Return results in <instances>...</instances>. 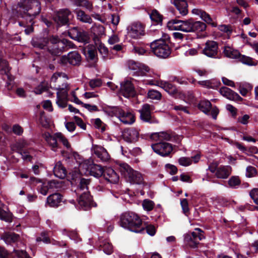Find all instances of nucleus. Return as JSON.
<instances>
[{
    "label": "nucleus",
    "mask_w": 258,
    "mask_h": 258,
    "mask_svg": "<svg viewBox=\"0 0 258 258\" xmlns=\"http://www.w3.org/2000/svg\"><path fill=\"white\" fill-rule=\"evenodd\" d=\"M41 10L40 3L37 0H25L13 7L12 15L18 19L20 26L27 27L25 33L28 35L33 31L34 20Z\"/></svg>",
    "instance_id": "1"
},
{
    "label": "nucleus",
    "mask_w": 258,
    "mask_h": 258,
    "mask_svg": "<svg viewBox=\"0 0 258 258\" xmlns=\"http://www.w3.org/2000/svg\"><path fill=\"white\" fill-rule=\"evenodd\" d=\"M167 27L171 29L180 30L185 32H203L207 28L206 24L201 21H196L192 19L180 20L172 19L167 23Z\"/></svg>",
    "instance_id": "2"
},
{
    "label": "nucleus",
    "mask_w": 258,
    "mask_h": 258,
    "mask_svg": "<svg viewBox=\"0 0 258 258\" xmlns=\"http://www.w3.org/2000/svg\"><path fill=\"white\" fill-rule=\"evenodd\" d=\"M119 225L135 233H141L143 229L142 220L135 213L125 212L120 216Z\"/></svg>",
    "instance_id": "3"
},
{
    "label": "nucleus",
    "mask_w": 258,
    "mask_h": 258,
    "mask_svg": "<svg viewBox=\"0 0 258 258\" xmlns=\"http://www.w3.org/2000/svg\"><path fill=\"white\" fill-rule=\"evenodd\" d=\"M74 46L75 44L69 40L65 38L60 39L57 36L51 35L47 51L51 55L58 57L63 52L74 48Z\"/></svg>",
    "instance_id": "4"
},
{
    "label": "nucleus",
    "mask_w": 258,
    "mask_h": 258,
    "mask_svg": "<svg viewBox=\"0 0 258 258\" xmlns=\"http://www.w3.org/2000/svg\"><path fill=\"white\" fill-rule=\"evenodd\" d=\"M105 112L109 116L117 117L121 122L125 124H132L136 120L133 111L124 110L119 106H109Z\"/></svg>",
    "instance_id": "5"
},
{
    "label": "nucleus",
    "mask_w": 258,
    "mask_h": 258,
    "mask_svg": "<svg viewBox=\"0 0 258 258\" xmlns=\"http://www.w3.org/2000/svg\"><path fill=\"white\" fill-rule=\"evenodd\" d=\"M167 38L156 40L151 43L150 48L152 52L157 57L162 58H167L171 53V47L167 42L170 40V37L167 36Z\"/></svg>",
    "instance_id": "6"
},
{
    "label": "nucleus",
    "mask_w": 258,
    "mask_h": 258,
    "mask_svg": "<svg viewBox=\"0 0 258 258\" xmlns=\"http://www.w3.org/2000/svg\"><path fill=\"white\" fill-rule=\"evenodd\" d=\"M205 238L204 231L197 228L194 231L184 234V242L185 245L190 248L197 249L202 245L200 241Z\"/></svg>",
    "instance_id": "7"
},
{
    "label": "nucleus",
    "mask_w": 258,
    "mask_h": 258,
    "mask_svg": "<svg viewBox=\"0 0 258 258\" xmlns=\"http://www.w3.org/2000/svg\"><path fill=\"white\" fill-rule=\"evenodd\" d=\"M52 60L62 65H66L69 63L73 66H78L81 62L82 57L78 51H73L68 53L67 55H64L59 57H54Z\"/></svg>",
    "instance_id": "8"
},
{
    "label": "nucleus",
    "mask_w": 258,
    "mask_h": 258,
    "mask_svg": "<svg viewBox=\"0 0 258 258\" xmlns=\"http://www.w3.org/2000/svg\"><path fill=\"white\" fill-rule=\"evenodd\" d=\"M69 36L79 42L88 43L90 42V37L88 33L81 28L74 27L68 31Z\"/></svg>",
    "instance_id": "9"
},
{
    "label": "nucleus",
    "mask_w": 258,
    "mask_h": 258,
    "mask_svg": "<svg viewBox=\"0 0 258 258\" xmlns=\"http://www.w3.org/2000/svg\"><path fill=\"white\" fill-rule=\"evenodd\" d=\"M71 11L68 9H62L58 11L53 16V19L57 27L68 26L70 24V16H72Z\"/></svg>",
    "instance_id": "10"
},
{
    "label": "nucleus",
    "mask_w": 258,
    "mask_h": 258,
    "mask_svg": "<svg viewBox=\"0 0 258 258\" xmlns=\"http://www.w3.org/2000/svg\"><path fill=\"white\" fill-rule=\"evenodd\" d=\"M153 150L162 157L169 156L173 150V147L170 143L160 142L152 145Z\"/></svg>",
    "instance_id": "11"
},
{
    "label": "nucleus",
    "mask_w": 258,
    "mask_h": 258,
    "mask_svg": "<svg viewBox=\"0 0 258 258\" xmlns=\"http://www.w3.org/2000/svg\"><path fill=\"white\" fill-rule=\"evenodd\" d=\"M153 107L152 105L146 103L143 105L142 108L139 110L140 113V119L143 121L150 124L158 122L156 118L151 115Z\"/></svg>",
    "instance_id": "12"
},
{
    "label": "nucleus",
    "mask_w": 258,
    "mask_h": 258,
    "mask_svg": "<svg viewBox=\"0 0 258 258\" xmlns=\"http://www.w3.org/2000/svg\"><path fill=\"white\" fill-rule=\"evenodd\" d=\"M78 204L84 210H87L92 207L97 206L89 191H85L78 198Z\"/></svg>",
    "instance_id": "13"
},
{
    "label": "nucleus",
    "mask_w": 258,
    "mask_h": 258,
    "mask_svg": "<svg viewBox=\"0 0 258 258\" xmlns=\"http://www.w3.org/2000/svg\"><path fill=\"white\" fill-rule=\"evenodd\" d=\"M10 70L8 62L0 57V72L2 74H4L7 78L6 86L8 90L12 89V82L14 80L13 77L10 74Z\"/></svg>",
    "instance_id": "14"
},
{
    "label": "nucleus",
    "mask_w": 258,
    "mask_h": 258,
    "mask_svg": "<svg viewBox=\"0 0 258 258\" xmlns=\"http://www.w3.org/2000/svg\"><path fill=\"white\" fill-rule=\"evenodd\" d=\"M218 44L214 41L208 40L203 49V53L209 57H216L218 54Z\"/></svg>",
    "instance_id": "15"
},
{
    "label": "nucleus",
    "mask_w": 258,
    "mask_h": 258,
    "mask_svg": "<svg viewBox=\"0 0 258 258\" xmlns=\"http://www.w3.org/2000/svg\"><path fill=\"white\" fill-rule=\"evenodd\" d=\"M122 137L125 141L129 143L136 142L139 138V133L134 127L125 128L122 132Z\"/></svg>",
    "instance_id": "16"
},
{
    "label": "nucleus",
    "mask_w": 258,
    "mask_h": 258,
    "mask_svg": "<svg viewBox=\"0 0 258 258\" xmlns=\"http://www.w3.org/2000/svg\"><path fill=\"white\" fill-rule=\"evenodd\" d=\"M220 94L229 100L235 101H242L243 98L238 94L226 87H222L220 89Z\"/></svg>",
    "instance_id": "17"
},
{
    "label": "nucleus",
    "mask_w": 258,
    "mask_h": 258,
    "mask_svg": "<svg viewBox=\"0 0 258 258\" xmlns=\"http://www.w3.org/2000/svg\"><path fill=\"white\" fill-rule=\"evenodd\" d=\"M145 26L141 23H134L131 26L128 34L133 38H138L144 34Z\"/></svg>",
    "instance_id": "18"
},
{
    "label": "nucleus",
    "mask_w": 258,
    "mask_h": 258,
    "mask_svg": "<svg viewBox=\"0 0 258 258\" xmlns=\"http://www.w3.org/2000/svg\"><path fill=\"white\" fill-rule=\"evenodd\" d=\"M120 89L125 97H135L136 94L134 85L130 81L121 83Z\"/></svg>",
    "instance_id": "19"
},
{
    "label": "nucleus",
    "mask_w": 258,
    "mask_h": 258,
    "mask_svg": "<svg viewBox=\"0 0 258 258\" xmlns=\"http://www.w3.org/2000/svg\"><path fill=\"white\" fill-rule=\"evenodd\" d=\"M64 202L63 196L59 192H55L47 198L46 204L50 207L57 208Z\"/></svg>",
    "instance_id": "20"
},
{
    "label": "nucleus",
    "mask_w": 258,
    "mask_h": 258,
    "mask_svg": "<svg viewBox=\"0 0 258 258\" xmlns=\"http://www.w3.org/2000/svg\"><path fill=\"white\" fill-rule=\"evenodd\" d=\"M50 36L33 38L31 41V44L34 47L47 50L48 45L50 42Z\"/></svg>",
    "instance_id": "21"
},
{
    "label": "nucleus",
    "mask_w": 258,
    "mask_h": 258,
    "mask_svg": "<svg viewBox=\"0 0 258 258\" xmlns=\"http://www.w3.org/2000/svg\"><path fill=\"white\" fill-rule=\"evenodd\" d=\"M160 86L169 95L175 98H177L180 94L176 87L169 82L161 81Z\"/></svg>",
    "instance_id": "22"
},
{
    "label": "nucleus",
    "mask_w": 258,
    "mask_h": 258,
    "mask_svg": "<svg viewBox=\"0 0 258 258\" xmlns=\"http://www.w3.org/2000/svg\"><path fill=\"white\" fill-rule=\"evenodd\" d=\"M192 12L194 14L199 16L208 25H211L212 27L217 26V23L213 21L211 16L205 11L201 9H194Z\"/></svg>",
    "instance_id": "23"
},
{
    "label": "nucleus",
    "mask_w": 258,
    "mask_h": 258,
    "mask_svg": "<svg viewBox=\"0 0 258 258\" xmlns=\"http://www.w3.org/2000/svg\"><path fill=\"white\" fill-rule=\"evenodd\" d=\"M102 175L106 180L112 183H116L119 178L118 174L112 168L103 169Z\"/></svg>",
    "instance_id": "24"
},
{
    "label": "nucleus",
    "mask_w": 258,
    "mask_h": 258,
    "mask_svg": "<svg viewBox=\"0 0 258 258\" xmlns=\"http://www.w3.org/2000/svg\"><path fill=\"white\" fill-rule=\"evenodd\" d=\"M231 171L232 167L230 166L221 165L216 172L215 176L218 178L226 179L231 174Z\"/></svg>",
    "instance_id": "25"
},
{
    "label": "nucleus",
    "mask_w": 258,
    "mask_h": 258,
    "mask_svg": "<svg viewBox=\"0 0 258 258\" xmlns=\"http://www.w3.org/2000/svg\"><path fill=\"white\" fill-rule=\"evenodd\" d=\"M87 170L90 175L98 178L102 176L103 168L99 165L92 163L90 164L87 168Z\"/></svg>",
    "instance_id": "26"
},
{
    "label": "nucleus",
    "mask_w": 258,
    "mask_h": 258,
    "mask_svg": "<svg viewBox=\"0 0 258 258\" xmlns=\"http://www.w3.org/2000/svg\"><path fill=\"white\" fill-rule=\"evenodd\" d=\"M1 239L4 240L7 244H11L19 240L20 235L15 232H7L2 235Z\"/></svg>",
    "instance_id": "27"
},
{
    "label": "nucleus",
    "mask_w": 258,
    "mask_h": 258,
    "mask_svg": "<svg viewBox=\"0 0 258 258\" xmlns=\"http://www.w3.org/2000/svg\"><path fill=\"white\" fill-rule=\"evenodd\" d=\"M84 53L87 59L92 61H97V49L93 45H89L84 50Z\"/></svg>",
    "instance_id": "28"
},
{
    "label": "nucleus",
    "mask_w": 258,
    "mask_h": 258,
    "mask_svg": "<svg viewBox=\"0 0 258 258\" xmlns=\"http://www.w3.org/2000/svg\"><path fill=\"white\" fill-rule=\"evenodd\" d=\"M53 173L56 177L60 179L64 178L67 174V170L60 161L56 163L53 168Z\"/></svg>",
    "instance_id": "29"
},
{
    "label": "nucleus",
    "mask_w": 258,
    "mask_h": 258,
    "mask_svg": "<svg viewBox=\"0 0 258 258\" xmlns=\"http://www.w3.org/2000/svg\"><path fill=\"white\" fill-rule=\"evenodd\" d=\"M74 12L76 15L77 19L80 22L89 24L92 23V19L91 16L87 14L83 10L81 9H76Z\"/></svg>",
    "instance_id": "30"
},
{
    "label": "nucleus",
    "mask_w": 258,
    "mask_h": 258,
    "mask_svg": "<svg viewBox=\"0 0 258 258\" xmlns=\"http://www.w3.org/2000/svg\"><path fill=\"white\" fill-rule=\"evenodd\" d=\"M125 179L131 183L138 184L142 183L143 180L142 174L134 169L129 174L128 176L126 177Z\"/></svg>",
    "instance_id": "31"
},
{
    "label": "nucleus",
    "mask_w": 258,
    "mask_h": 258,
    "mask_svg": "<svg viewBox=\"0 0 258 258\" xmlns=\"http://www.w3.org/2000/svg\"><path fill=\"white\" fill-rule=\"evenodd\" d=\"M174 4L182 16H185L188 13V5L186 0H174Z\"/></svg>",
    "instance_id": "32"
},
{
    "label": "nucleus",
    "mask_w": 258,
    "mask_h": 258,
    "mask_svg": "<svg viewBox=\"0 0 258 258\" xmlns=\"http://www.w3.org/2000/svg\"><path fill=\"white\" fill-rule=\"evenodd\" d=\"M130 68L133 70H138L136 72L138 76H144L146 72H149L150 71V68L148 66L135 62H134L131 66H130Z\"/></svg>",
    "instance_id": "33"
},
{
    "label": "nucleus",
    "mask_w": 258,
    "mask_h": 258,
    "mask_svg": "<svg viewBox=\"0 0 258 258\" xmlns=\"http://www.w3.org/2000/svg\"><path fill=\"white\" fill-rule=\"evenodd\" d=\"M70 1L74 6L85 8L90 12L93 9L92 3L89 0H70Z\"/></svg>",
    "instance_id": "34"
},
{
    "label": "nucleus",
    "mask_w": 258,
    "mask_h": 258,
    "mask_svg": "<svg viewBox=\"0 0 258 258\" xmlns=\"http://www.w3.org/2000/svg\"><path fill=\"white\" fill-rule=\"evenodd\" d=\"M150 18L155 25H162L163 16L156 9H154L150 14Z\"/></svg>",
    "instance_id": "35"
},
{
    "label": "nucleus",
    "mask_w": 258,
    "mask_h": 258,
    "mask_svg": "<svg viewBox=\"0 0 258 258\" xmlns=\"http://www.w3.org/2000/svg\"><path fill=\"white\" fill-rule=\"evenodd\" d=\"M197 107L199 109L205 114L209 115L212 108V104L209 100H201L198 103Z\"/></svg>",
    "instance_id": "36"
},
{
    "label": "nucleus",
    "mask_w": 258,
    "mask_h": 258,
    "mask_svg": "<svg viewBox=\"0 0 258 258\" xmlns=\"http://www.w3.org/2000/svg\"><path fill=\"white\" fill-rule=\"evenodd\" d=\"M223 53L225 56L233 59H238L240 53L237 50L233 49L229 46H225Z\"/></svg>",
    "instance_id": "37"
},
{
    "label": "nucleus",
    "mask_w": 258,
    "mask_h": 258,
    "mask_svg": "<svg viewBox=\"0 0 258 258\" xmlns=\"http://www.w3.org/2000/svg\"><path fill=\"white\" fill-rule=\"evenodd\" d=\"M94 154L103 162L108 161L110 158V156L107 151L102 147L95 149L94 150Z\"/></svg>",
    "instance_id": "38"
},
{
    "label": "nucleus",
    "mask_w": 258,
    "mask_h": 258,
    "mask_svg": "<svg viewBox=\"0 0 258 258\" xmlns=\"http://www.w3.org/2000/svg\"><path fill=\"white\" fill-rule=\"evenodd\" d=\"M57 140H58V138L56 137V133H55L53 136L49 135L48 136L46 137V141L52 147V149L54 151H56L55 149V148H59L57 143Z\"/></svg>",
    "instance_id": "39"
},
{
    "label": "nucleus",
    "mask_w": 258,
    "mask_h": 258,
    "mask_svg": "<svg viewBox=\"0 0 258 258\" xmlns=\"http://www.w3.org/2000/svg\"><path fill=\"white\" fill-rule=\"evenodd\" d=\"M241 180L238 176H232L228 181V184L230 188L236 189L241 184Z\"/></svg>",
    "instance_id": "40"
},
{
    "label": "nucleus",
    "mask_w": 258,
    "mask_h": 258,
    "mask_svg": "<svg viewBox=\"0 0 258 258\" xmlns=\"http://www.w3.org/2000/svg\"><path fill=\"white\" fill-rule=\"evenodd\" d=\"M100 247L104 253L108 255H110L113 252V246L111 243L107 240L103 241L100 244Z\"/></svg>",
    "instance_id": "41"
},
{
    "label": "nucleus",
    "mask_w": 258,
    "mask_h": 258,
    "mask_svg": "<svg viewBox=\"0 0 258 258\" xmlns=\"http://www.w3.org/2000/svg\"><path fill=\"white\" fill-rule=\"evenodd\" d=\"M13 215L11 212H7L0 207V220L11 223L13 221Z\"/></svg>",
    "instance_id": "42"
},
{
    "label": "nucleus",
    "mask_w": 258,
    "mask_h": 258,
    "mask_svg": "<svg viewBox=\"0 0 258 258\" xmlns=\"http://www.w3.org/2000/svg\"><path fill=\"white\" fill-rule=\"evenodd\" d=\"M119 171L122 175H123L125 178L128 176L129 174L133 170L127 164L125 163H121L119 165Z\"/></svg>",
    "instance_id": "43"
},
{
    "label": "nucleus",
    "mask_w": 258,
    "mask_h": 258,
    "mask_svg": "<svg viewBox=\"0 0 258 258\" xmlns=\"http://www.w3.org/2000/svg\"><path fill=\"white\" fill-rule=\"evenodd\" d=\"M142 227L143 229L142 230V232H143L145 230L146 232L150 236H154L156 232V229L155 227L152 224H147L146 223L143 224L142 222Z\"/></svg>",
    "instance_id": "44"
},
{
    "label": "nucleus",
    "mask_w": 258,
    "mask_h": 258,
    "mask_svg": "<svg viewBox=\"0 0 258 258\" xmlns=\"http://www.w3.org/2000/svg\"><path fill=\"white\" fill-rule=\"evenodd\" d=\"M36 241L37 242L42 241L45 244L50 243V238L47 232L43 231L40 233L39 236L37 237Z\"/></svg>",
    "instance_id": "45"
},
{
    "label": "nucleus",
    "mask_w": 258,
    "mask_h": 258,
    "mask_svg": "<svg viewBox=\"0 0 258 258\" xmlns=\"http://www.w3.org/2000/svg\"><path fill=\"white\" fill-rule=\"evenodd\" d=\"M218 29L220 31L226 33L228 38L230 37L233 32V29L231 25H221L218 26Z\"/></svg>",
    "instance_id": "46"
},
{
    "label": "nucleus",
    "mask_w": 258,
    "mask_h": 258,
    "mask_svg": "<svg viewBox=\"0 0 258 258\" xmlns=\"http://www.w3.org/2000/svg\"><path fill=\"white\" fill-rule=\"evenodd\" d=\"M142 206L145 210L151 211L154 208L155 203L149 199H145L143 202Z\"/></svg>",
    "instance_id": "47"
},
{
    "label": "nucleus",
    "mask_w": 258,
    "mask_h": 258,
    "mask_svg": "<svg viewBox=\"0 0 258 258\" xmlns=\"http://www.w3.org/2000/svg\"><path fill=\"white\" fill-rule=\"evenodd\" d=\"M56 136L58 138L59 141L61 142L67 149H71V146L68 140L61 133H56Z\"/></svg>",
    "instance_id": "48"
},
{
    "label": "nucleus",
    "mask_w": 258,
    "mask_h": 258,
    "mask_svg": "<svg viewBox=\"0 0 258 258\" xmlns=\"http://www.w3.org/2000/svg\"><path fill=\"white\" fill-rule=\"evenodd\" d=\"M90 183V179H86L85 178H81L80 179L78 188L82 190L86 189L88 190V185Z\"/></svg>",
    "instance_id": "49"
},
{
    "label": "nucleus",
    "mask_w": 258,
    "mask_h": 258,
    "mask_svg": "<svg viewBox=\"0 0 258 258\" xmlns=\"http://www.w3.org/2000/svg\"><path fill=\"white\" fill-rule=\"evenodd\" d=\"M238 58L239 59L240 61H241V62H242L244 64H245L248 65V66L254 65V64L253 63L252 58L250 57L246 56L244 55H242L240 53V55L239 56H238Z\"/></svg>",
    "instance_id": "50"
},
{
    "label": "nucleus",
    "mask_w": 258,
    "mask_h": 258,
    "mask_svg": "<svg viewBox=\"0 0 258 258\" xmlns=\"http://www.w3.org/2000/svg\"><path fill=\"white\" fill-rule=\"evenodd\" d=\"M148 97L152 99L160 100L162 97L161 93L159 91L150 90L148 91Z\"/></svg>",
    "instance_id": "51"
},
{
    "label": "nucleus",
    "mask_w": 258,
    "mask_h": 258,
    "mask_svg": "<svg viewBox=\"0 0 258 258\" xmlns=\"http://www.w3.org/2000/svg\"><path fill=\"white\" fill-rule=\"evenodd\" d=\"M98 49L100 54L102 55L103 59H106L108 54V48L104 45V44L100 43L98 47Z\"/></svg>",
    "instance_id": "52"
},
{
    "label": "nucleus",
    "mask_w": 258,
    "mask_h": 258,
    "mask_svg": "<svg viewBox=\"0 0 258 258\" xmlns=\"http://www.w3.org/2000/svg\"><path fill=\"white\" fill-rule=\"evenodd\" d=\"M153 136L158 137L159 138H161L166 141H170L172 137L171 134L165 132H161L159 134H155L154 135H152L151 138H152Z\"/></svg>",
    "instance_id": "53"
},
{
    "label": "nucleus",
    "mask_w": 258,
    "mask_h": 258,
    "mask_svg": "<svg viewBox=\"0 0 258 258\" xmlns=\"http://www.w3.org/2000/svg\"><path fill=\"white\" fill-rule=\"evenodd\" d=\"M89 86L92 89L102 86V82L100 79H92L89 81Z\"/></svg>",
    "instance_id": "54"
},
{
    "label": "nucleus",
    "mask_w": 258,
    "mask_h": 258,
    "mask_svg": "<svg viewBox=\"0 0 258 258\" xmlns=\"http://www.w3.org/2000/svg\"><path fill=\"white\" fill-rule=\"evenodd\" d=\"M178 163L180 165L187 166L191 164L192 160L188 157H182L178 159Z\"/></svg>",
    "instance_id": "55"
},
{
    "label": "nucleus",
    "mask_w": 258,
    "mask_h": 258,
    "mask_svg": "<svg viewBox=\"0 0 258 258\" xmlns=\"http://www.w3.org/2000/svg\"><path fill=\"white\" fill-rule=\"evenodd\" d=\"M246 171V176L249 178L254 176L257 173L256 168L252 166L247 167Z\"/></svg>",
    "instance_id": "56"
},
{
    "label": "nucleus",
    "mask_w": 258,
    "mask_h": 258,
    "mask_svg": "<svg viewBox=\"0 0 258 258\" xmlns=\"http://www.w3.org/2000/svg\"><path fill=\"white\" fill-rule=\"evenodd\" d=\"M165 167L167 171L171 175H174L177 172V168L174 165L168 163L165 165Z\"/></svg>",
    "instance_id": "57"
},
{
    "label": "nucleus",
    "mask_w": 258,
    "mask_h": 258,
    "mask_svg": "<svg viewBox=\"0 0 258 258\" xmlns=\"http://www.w3.org/2000/svg\"><path fill=\"white\" fill-rule=\"evenodd\" d=\"M18 258H31L29 254L25 250H14Z\"/></svg>",
    "instance_id": "58"
},
{
    "label": "nucleus",
    "mask_w": 258,
    "mask_h": 258,
    "mask_svg": "<svg viewBox=\"0 0 258 258\" xmlns=\"http://www.w3.org/2000/svg\"><path fill=\"white\" fill-rule=\"evenodd\" d=\"M0 258H13V256L5 248L0 246Z\"/></svg>",
    "instance_id": "59"
},
{
    "label": "nucleus",
    "mask_w": 258,
    "mask_h": 258,
    "mask_svg": "<svg viewBox=\"0 0 258 258\" xmlns=\"http://www.w3.org/2000/svg\"><path fill=\"white\" fill-rule=\"evenodd\" d=\"M249 195L255 204L258 205V188H253L249 192Z\"/></svg>",
    "instance_id": "60"
},
{
    "label": "nucleus",
    "mask_w": 258,
    "mask_h": 258,
    "mask_svg": "<svg viewBox=\"0 0 258 258\" xmlns=\"http://www.w3.org/2000/svg\"><path fill=\"white\" fill-rule=\"evenodd\" d=\"M208 81V88L217 89L221 84L219 81H217L216 80H211Z\"/></svg>",
    "instance_id": "61"
},
{
    "label": "nucleus",
    "mask_w": 258,
    "mask_h": 258,
    "mask_svg": "<svg viewBox=\"0 0 258 258\" xmlns=\"http://www.w3.org/2000/svg\"><path fill=\"white\" fill-rule=\"evenodd\" d=\"M180 205L184 214L189 212L188 203L186 199H181L180 200Z\"/></svg>",
    "instance_id": "62"
},
{
    "label": "nucleus",
    "mask_w": 258,
    "mask_h": 258,
    "mask_svg": "<svg viewBox=\"0 0 258 258\" xmlns=\"http://www.w3.org/2000/svg\"><path fill=\"white\" fill-rule=\"evenodd\" d=\"M74 119L76 123V124L80 126L81 128H82L84 130H85L86 129V125L82 119L77 116H74Z\"/></svg>",
    "instance_id": "63"
},
{
    "label": "nucleus",
    "mask_w": 258,
    "mask_h": 258,
    "mask_svg": "<svg viewBox=\"0 0 258 258\" xmlns=\"http://www.w3.org/2000/svg\"><path fill=\"white\" fill-rule=\"evenodd\" d=\"M134 50L135 53L141 55L144 54L147 51L144 46L140 45L134 46Z\"/></svg>",
    "instance_id": "64"
}]
</instances>
